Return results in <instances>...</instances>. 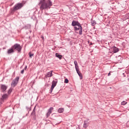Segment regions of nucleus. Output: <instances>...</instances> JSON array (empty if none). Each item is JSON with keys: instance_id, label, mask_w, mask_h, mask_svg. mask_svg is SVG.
<instances>
[{"instance_id": "14", "label": "nucleus", "mask_w": 129, "mask_h": 129, "mask_svg": "<svg viewBox=\"0 0 129 129\" xmlns=\"http://www.w3.org/2000/svg\"><path fill=\"white\" fill-rule=\"evenodd\" d=\"M55 56L57 57V58H59L60 59V60H61L62 59V55H61L58 53L55 54Z\"/></svg>"}, {"instance_id": "18", "label": "nucleus", "mask_w": 129, "mask_h": 129, "mask_svg": "<svg viewBox=\"0 0 129 129\" xmlns=\"http://www.w3.org/2000/svg\"><path fill=\"white\" fill-rule=\"evenodd\" d=\"M84 127H85V128H86L88 126L87 125V123H86V121H84Z\"/></svg>"}, {"instance_id": "16", "label": "nucleus", "mask_w": 129, "mask_h": 129, "mask_svg": "<svg viewBox=\"0 0 129 129\" xmlns=\"http://www.w3.org/2000/svg\"><path fill=\"white\" fill-rule=\"evenodd\" d=\"M27 66H25V68L21 71V74H24V72H25V70H27Z\"/></svg>"}, {"instance_id": "13", "label": "nucleus", "mask_w": 129, "mask_h": 129, "mask_svg": "<svg viewBox=\"0 0 129 129\" xmlns=\"http://www.w3.org/2000/svg\"><path fill=\"white\" fill-rule=\"evenodd\" d=\"M58 112L59 113H62V112H63L64 111V108H59L58 110H57Z\"/></svg>"}, {"instance_id": "9", "label": "nucleus", "mask_w": 129, "mask_h": 129, "mask_svg": "<svg viewBox=\"0 0 129 129\" xmlns=\"http://www.w3.org/2000/svg\"><path fill=\"white\" fill-rule=\"evenodd\" d=\"M112 49L113 51V53H117V52H118V48L115 46H113Z\"/></svg>"}, {"instance_id": "10", "label": "nucleus", "mask_w": 129, "mask_h": 129, "mask_svg": "<svg viewBox=\"0 0 129 129\" xmlns=\"http://www.w3.org/2000/svg\"><path fill=\"white\" fill-rule=\"evenodd\" d=\"M79 23L77 21H73L72 23V26H73V27H75L77 25H79Z\"/></svg>"}, {"instance_id": "25", "label": "nucleus", "mask_w": 129, "mask_h": 129, "mask_svg": "<svg viewBox=\"0 0 129 129\" xmlns=\"http://www.w3.org/2000/svg\"><path fill=\"white\" fill-rule=\"evenodd\" d=\"M51 123H52V124H53V125H56V124H57V123H56L55 122H53Z\"/></svg>"}, {"instance_id": "6", "label": "nucleus", "mask_w": 129, "mask_h": 129, "mask_svg": "<svg viewBox=\"0 0 129 129\" xmlns=\"http://www.w3.org/2000/svg\"><path fill=\"white\" fill-rule=\"evenodd\" d=\"M19 79L20 78L19 77H17L15 80H13L11 83L12 87H15L17 84H18V82H19Z\"/></svg>"}, {"instance_id": "5", "label": "nucleus", "mask_w": 129, "mask_h": 129, "mask_svg": "<svg viewBox=\"0 0 129 129\" xmlns=\"http://www.w3.org/2000/svg\"><path fill=\"white\" fill-rule=\"evenodd\" d=\"M75 31H79L80 30L79 34L80 35H82V27H81L80 23L75 26Z\"/></svg>"}, {"instance_id": "2", "label": "nucleus", "mask_w": 129, "mask_h": 129, "mask_svg": "<svg viewBox=\"0 0 129 129\" xmlns=\"http://www.w3.org/2000/svg\"><path fill=\"white\" fill-rule=\"evenodd\" d=\"M24 5L25 3H18L16 4L13 9V12H16V11H18V10H21L24 7Z\"/></svg>"}, {"instance_id": "8", "label": "nucleus", "mask_w": 129, "mask_h": 129, "mask_svg": "<svg viewBox=\"0 0 129 129\" xmlns=\"http://www.w3.org/2000/svg\"><path fill=\"white\" fill-rule=\"evenodd\" d=\"M7 88H8V86L6 85H1V89L2 92H5L7 90Z\"/></svg>"}, {"instance_id": "17", "label": "nucleus", "mask_w": 129, "mask_h": 129, "mask_svg": "<svg viewBox=\"0 0 129 129\" xmlns=\"http://www.w3.org/2000/svg\"><path fill=\"white\" fill-rule=\"evenodd\" d=\"M53 109H54V108L50 107L49 110V113H52V111H53Z\"/></svg>"}, {"instance_id": "27", "label": "nucleus", "mask_w": 129, "mask_h": 129, "mask_svg": "<svg viewBox=\"0 0 129 129\" xmlns=\"http://www.w3.org/2000/svg\"><path fill=\"white\" fill-rule=\"evenodd\" d=\"M48 113H49V112H47V114H46V116H47V117H48Z\"/></svg>"}, {"instance_id": "30", "label": "nucleus", "mask_w": 129, "mask_h": 129, "mask_svg": "<svg viewBox=\"0 0 129 129\" xmlns=\"http://www.w3.org/2000/svg\"><path fill=\"white\" fill-rule=\"evenodd\" d=\"M48 77V76H46V78Z\"/></svg>"}, {"instance_id": "29", "label": "nucleus", "mask_w": 129, "mask_h": 129, "mask_svg": "<svg viewBox=\"0 0 129 129\" xmlns=\"http://www.w3.org/2000/svg\"><path fill=\"white\" fill-rule=\"evenodd\" d=\"M42 38L43 40H44V37H42Z\"/></svg>"}, {"instance_id": "11", "label": "nucleus", "mask_w": 129, "mask_h": 129, "mask_svg": "<svg viewBox=\"0 0 129 129\" xmlns=\"http://www.w3.org/2000/svg\"><path fill=\"white\" fill-rule=\"evenodd\" d=\"M8 94H5L4 95H3L1 98V99L2 100H6V99H7V98H8Z\"/></svg>"}, {"instance_id": "20", "label": "nucleus", "mask_w": 129, "mask_h": 129, "mask_svg": "<svg viewBox=\"0 0 129 129\" xmlns=\"http://www.w3.org/2000/svg\"><path fill=\"white\" fill-rule=\"evenodd\" d=\"M52 72H53L52 71L49 72V77H52V76H53Z\"/></svg>"}, {"instance_id": "28", "label": "nucleus", "mask_w": 129, "mask_h": 129, "mask_svg": "<svg viewBox=\"0 0 129 129\" xmlns=\"http://www.w3.org/2000/svg\"><path fill=\"white\" fill-rule=\"evenodd\" d=\"M110 73H109L108 74V76H110Z\"/></svg>"}, {"instance_id": "19", "label": "nucleus", "mask_w": 129, "mask_h": 129, "mask_svg": "<svg viewBox=\"0 0 129 129\" xmlns=\"http://www.w3.org/2000/svg\"><path fill=\"white\" fill-rule=\"evenodd\" d=\"M126 103H127V102H126L125 101H123L121 102V105H125V104H126Z\"/></svg>"}, {"instance_id": "15", "label": "nucleus", "mask_w": 129, "mask_h": 129, "mask_svg": "<svg viewBox=\"0 0 129 129\" xmlns=\"http://www.w3.org/2000/svg\"><path fill=\"white\" fill-rule=\"evenodd\" d=\"M35 109H36V106L34 107V109L31 113V115H35V114H36V112Z\"/></svg>"}, {"instance_id": "21", "label": "nucleus", "mask_w": 129, "mask_h": 129, "mask_svg": "<svg viewBox=\"0 0 129 129\" xmlns=\"http://www.w3.org/2000/svg\"><path fill=\"white\" fill-rule=\"evenodd\" d=\"M91 23L93 26H94V25H95V24H96V22H95V21H93L91 22Z\"/></svg>"}, {"instance_id": "4", "label": "nucleus", "mask_w": 129, "mask_h": 129, "mask_svg": "<svg viewBox=\"0 0 129 129\" xmlns=\"http://www.w3.org/2000/svg\"><path fill=\"white\" fill-rule=\"evenodd\" d=\"M12 49H13V50H17L18 52H21V50H22V46H21V45L16 43L12 46Z\"/></svg>"}, {"instance_id": "23", "label": "nucleus", "mask_w": 129, "mask_h": 129, "mask_svg": "<svg viewBox=\"0 0 129 129\" xmlns=\"http://www.w3.org/2000/svg\"><path fill=\"white\" fill-rule=\"evenodd\" d=\"M33 56H34V54L33 53H31V52L29 53V56L30 57H33Z\"/></svg>"}, {"instance_id": "24", "label": "nucleus", "mask_w": 129, "mask_h": 129, "mask_svg": "<svg viewBox=\"0 0 129 129\" xmlns=\"http://www.w3.org/2000/svg\"><path fill=\"white\" fill-rule=\"evenodd\" d=\"M49 7H52V2L51 1H49Z\"/></svg>"}, {"instance_id": "26", "label": "nucleus", "mask_w": 129, "mask_h": 129, "mask_svg": "<svg viewBox=\"0 0 129 129\" xmlns=\"http://www.w3.org/2000/svg\"><path fill=\"white\" fill-rule=\"evenodd\" d=\"M11 92H12V89H10L9 91H8V93L10 94L11 93Z\"/></svg>"}, {"instance_id": "22", "label": "nucleus", "mask_w": 129, "mask_h": 129, "mask_svg": "<svg viewBox=\"0 0 129 129\" xmlns=\"http://www.w3.org/2000/svg\"><path fill=\"white\" fill-rule=\"evenodd\" d=\"M68 82H69V80H68L67 79H66L64 80V83H68Z\"/></svg>"}, {"instance_id": "12", "label": "nucleus", "mask_w": 129, "mask_h": 129, "mask_svg": "<svg viewBox=\"0 0 129 129\" xmlns=\"http://www.w3.org/2000/svg\"><path fill=\"white\" fill-rule=\"evenodd\" d=\"M11 53H14V49H13V47L11 49L8 50V53L11 54Z\"/></svg>"}, {"instance_id": "1", "label": "nucleus", "mask_w": 129, "mask_h": 129, "mask_svg": "<svg viewBox=\"0 0 129 129\" xmlns=\"http://www.w3.org/2000/svg\"><path fill=\"white\" fill-rule=\"evenodd\" d=\"M39 5H41L40 9L41 11H43V10H47V9L49 8V4L47 3L45 0H41Z\"/></svg>"}, {"instance_id": "3", "label": "nucleus", "mask_w": 129, "mask_h": 129, "mask_svg": "<svg viewBox=\"0 0 129 129\" xmlns=\"http://www.w3.org/2000/svg\"><path fill=\"white\" fill-rule=\"evenodd\" d=\"M74 63L75 64V68H76L77 73H78L79 76H80V77H81L82 76V74H81V73L80 72H79V67L78 66V63L77 62V61L75 60L74 61Z\"/></svg>"}, {"instance_id": "7", "label": "nucleus", "mask_w": 129, "mask_h": 129, "mask_svg": "<svg viewBox=\"0 0 129 129\" xmlns=\"http://www.w3.org/2000/svg\"><path fill=\"white\" fill-rule=\"evenodd\" d=\"M57 81H53L51 83V87L50 90V93H52V92L53 91V90L54 89V87L57 85Z\"/></svg>"}]
</instances>
